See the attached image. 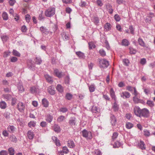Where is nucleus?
Returning <instances> with one entry per match:
<instances>
[{
    "label": "nucleus",
    "mask_w": 155,
    "mask_h": 155,
    "mask_svg": "<svg viewBox=\"0 0 155 155\" xmlns=\"http://www.w3.org/2000/svg\"><path fill=\"white\" fill-rule=\"evenodd\" d=\"M55 8L54 7H51L45 11V14L46 17L50 18L55 14Z\"/></svg>",
    "instance_id": "nucleus-1"
},
{
    "label": "nucleus",
    "mask_w": 155,
    "mask_h": 155,
    "mask_svg": "<svg viewBox=\"0 0 155 155\" xmlns=\"http://www.w3.org/2000/svg\"><path fill=\"white\" fill-rule=\"evenodd\" d=\"M99 63V66L101 68H107L109 65V61L105 59H100Z\"/></svg>",
    "instance_id": "nucleus-2"
},
{
    "label": "nucleus",
    "mask_w": 155,
    "mask_h": 155,
    "mask_svg": "<svg viewBox=\"0 0 155 155\" xmlns=\"http://www.w3.org/2000/svg\"><path fill=\"white\" fill-rule=\"evenodd\" d=\"M82 132L83 136L87 139H90L92 138V133L91 132L84 129L82 131Z\"/></svg>",
    "instance_id": "nucleus-3"
},
{
    "label": "nucleus",
    "mask_w": 155,
    "mask_h": 155,
    "mask_svg": "<svg viewBox=\"0 0 155 155\" xmlns=\"http://www.w3.org/2000/svg\"><path fill=\"white\" fill-rule=\"evenodd\" d=\"M30 91L31 93L35 94L39 93L40 91L39 89L35 86L31 87Z\"/></svg>",
    "instance_id": "nucleus-4"
},
{
    "label": "nucleus",
    "mask_w": 155,
    "mask_h": 155,
    "mask_svg": "<svg viewBox=\"0 0 155 155\" xmlns=\"http://www.w3.org/2000/svg\"><path fill=\"white\" fill-rule=\"evenodd\" d=\"M120 94L121 97L124 99L128 98L130 96V93L126 91L120 93Z\"/></svg>",
    "instance_id": "nucleus-5"
},
{
    "label": "nucleus",
    "mask_w": 155,
    "mask_h": 155,
    "mask_svg": "<svg viewBox=\"0 0 155 155\" xmlns=\"http://www.w3.org/2000/svg\"><path fill=\"white\" fill-rule=\"evenodd\" d=\"M149 115V111L146 108H144L141 110V116H142L144 117H147Z\"/></svg>",
    "instance_id": "nucleus-6"
},
{
    "label": "nucleus",
    "mask_w": 155,
    "mask_h": 155,
    "mask_svg": "<svg viewBox=\"0 0 155 155\" xmlns=\"http://www.w3.org/2000/svg\"><path fill=\"white\" fill-rule=\"evenodd\" d=\"M40 30L41 33L43 34L48 35L49 32H51V33H52L51 32H50L46 27L43 26L40 28Z\"/></svg>",
    "instance_id": "nucleus-7"
},
{
    "label": "nucleus",
    "mask_w": 155,
    "mask_h": 155,
    "mask_svg": "<svg viewBox=\"0 0 155 155\" xmlns=\"http://www.w3.org/2000/svg\"><path fill=\"white\" fill-rule=\"evenodd\" d=\"M141 110L139 107H135L134 108V112L135 114L138 117L141 116Z\"/></svg>",
    "instance_id": "nucleus-8"
},
{
    "label": "nucleus",
    "mask_w": 155,
    "mask_h": 155,
    "mask_svg": "<svg viewBox=\"0 0 155 155\" xmlns=\"http://www.w3.org/2000/svg\"><path fill=\"white\" fill-rule=\"evenodd\" d=\"M110 94L111 98L114 101H117V97L115 95V93L113 88H111L110 91Z\"/></svg>",
    "instance_id": "nucleus-9"
},
{
    "label": "nucleus",
    "mask_w": 155,
    "mask_h": 155,
    "mask_svg": "<svg viewBox=\"0 0 155 155\" xmlns=\"http://www.w3.org/2000/svg\"><path fill=\"white\" fill-rule=\"evenodd\" d=\"M48 92L51 95H54L55 94V91L52 85L49 86L48 89Z\"/></svg>",
    "instance_id": "nucleus-10"
},
{
    "label": "nucleus",
    "mask_w": 155,
    "mask_h": 155,
    "mask_svg": "<svg viewBox=\"0 0 155 155\" xmlns=\"http://www.w3.org/2000/svg\"><path fill=\"white\" fill-rule=\"evenodd\" d=\"M8 131L10 133H14L16 130V127L13 125H9L7 128Z\"/></svg>",
    "instance_id": "nucleus-11"
},
{
    "label": "nucleus",
    "mask_w": 155,
    "mask_h": 155,
    "mask_svg": "<svg viewBox=\"0 0 155 155\" xmlns=\"http://www.w3.org/2000/svg\"><path fill=\"white\" fill-rule=\"evenodd\" d=\"M44 76L48 82L51 84L53 83V80L51 77L50 76L47 74H45Z\"/></svg>",
    "instance_id": "nucleus-12"
},
{
    "label": "nucleus",
    "mask_w": 155,
    "mask_h": 155,
    "mask_svg": "<svg viewBox=\"0 0 155 155\" xmlns=\"http://www.w3.org/2000/svg\"><path fill=\"white\" fill-rule=\"evenodd\" d=\"M111 123L113 126H114L117 123L116 119L114 115L111 114L110 116Z\"/></svg>",
    "instance_id": "nucleus-13"
},
{
    "label": "nucleus",
    "mask_w": 155,
    "mask_h": 155,
    "mask_svg": "<svg viewBox=\"0 0 155 155\" xmlns=\"http://www.w3.org/2000/svg\"><path fill=\"white\" fill-rule=\"evenodd\" d=\"M89 109L90 110H91L93 113H96L99 112L100 111L99 107H90Z\"/></svg>",
    "instance_id": "nucleus-14"
},
{
    "label": "nucleus",
    "mask_w": 155,
    "mask_h": 155,
    "mask_svg": "<svg viewBox=\"0 0 155 155\" xmlns=\"http://www.w3.org/2000/svg\"><path fill=\"white\" fill-rule=\"evenodd\" d=\"M76 118L75 117H71L69 120V124L71 126L74 125L76 123Z\"/></svg>",
    "instance_id": "nucleus-15"
},
{
    "label": "nucleus",
    "mask_w": 155,
    "mask_h": 155,
    "mask_svg": "<svg viewBox=\"0 0 155 155\" xmlns=\"http://www.w3.org/2000/svg\"><path fill=\"white\" fill-rule=\"evenodd\" d=\"M28 138L30 140L32 139L34 136V133L31 130H29L27 133Z\"/></svg>",
    "instance_id": "nucleus-16"
},
{
    "label": "nucleus",
    "mask_w": 155,
    "mask_h": 155,
    "mask_svg": "<svg viewBox=\"0 0 155 155\" xmlns=\"http://www.w3.org/2000/svg\"><path fill=\"white\" fill-rule=\"evenodd\" d=\"M104 28L105 31H109L111 29V25L110 23H107L105 24Z\"/></svg>",
    "instance_id": "nucleus-17"
},
{
    "label": "nucleus",
    "mask_w": 155,
    "mask_h": 155,
    "mask_svg": "<svg viewBox=\"0 0 155 155\" xmlns=\"http://www.w3.org/2000/svg\"><path fill=\"white\" fill-rule=\"evenodd\" d=\"M92 21L96 25H97L99 22V18L97 16H94L92 19Z\"/></svg>",
    "instance_id": "nucleus-18"
},
{
    "label": "nucleus",
    "mask_w": 155,
    "mask_h": 155,
    "mask_svg": "<svg viewBox=\"0 0 155 155\" xmlns=\"http://www.w3.org/2000/svg\"><path fill=\"white\" fill-rule=\"evenodd\" d=\"M137 41L139 44L141 46L144 47H146L145 43L141 38H139L138 39Z\"/></svg>",
    "instance_id": "nucleus-19"
},
{
    "label": "nucleus",
    "mask_w": 155,
    "mask_h": 155,
    "mask_svg": "<svg viewBox=\"0 0 155 155\" xmlns=\"http://www.w3.org/2000/svg\"><path fill=\"white\" fill-rule=\"evenodd\" d=\"M76 54L80 58L84 59L85 57L84 54L80 51L76 52Z\"/></svg>",
    "instance_id": "nucleus-20"
},
{
    "label": "nucleus",
    "mask_w": 155,
    "mask_h": 155,
    "mask_svg": "<svg viewBox=\"0 0 155 155\" xmlns=\"http://www.w3.org/2000/svg\"><path fill=\"white\" fill-rule=\"evenodd\" d=\"M138 146L142 150H144L146 148L145 144L144 142L142 140H140L138 143Z\"/></svg>",
    "instance_id": "nucleus-21"
},
{
    "label": "nucleus",
    "mask_w": 155,
    "mask_h": 155,
    "mask_svg": "<svg viewBox=\"0 0 155 155\" xmlns=\"http://www.w3.org/2000/svg\"><path fill=\"white\" fill-rule=\"evenodd\" d=\"M56 88L57 91L60 93H62L64 91L63 87L61 84H58Z\"/></svg>",
    "instance_id": "nucleus-22"
},
{
    "label": "nucleus",
    "mask_w": 155,
    "mask_h": 155,
    "mask_svg": "<svg viewBox=\"0 0 155 155\" xmlns=\"http://www.w3.org/2000/svg\"><path fill=\"white\" fill-rule=\"evenodd\" d=\"M90 92H93L95 91L96 88L95 85L94 84L88 86Z\"/></svg>",
    "instance_id": "nucleus-23"
},
{
    "label": "nucleus",
    "mask_w": 155,
    "mask_h": 155,
    "mask_svg": "<svg viewBox=\"0 0 155 155\" xmlns=\"http://www.w3.org/2000/svg\"><path fill=\"white\" fill-rule=\"evenodd\" d=\"M3 19L4 21H7L8 19V15L5 12H3L2 14Z\"/></svg>",
    "instance_id": "nucleus-24"
},
{
    "label": "nucleus",
    "mask_w": 155,
    "mask_h": 155,
    "mask_svg": "<svg viewBox=\"0 0 155 155\" xmlns=\"http://www.w3.org/2000/svg\"><path fill=\"white\" fill-rule=\"evenodd\" d=\"M2 97L4 99L8 101L11 99L12 98V95L9 94H3Z\"/></svg>",
    "instance_id": "nucleus-25"
},
{
    "label": "nucleus",
    "mask_w": 155,
    "mask_h": 155,
    "mask_svg": "<svg viewBox=\"0 0 155 155\" xmlns=\"http://www.w3.org/2000/svg\"><path fill=\"white\" fill-rule=\"evenodd\" d=\"M54 73L56 76L59 78L62 77L63 75V73L62 72H60L58 69H55L54 70Z\"/></svg>",
    "instance_id": "nucleus-26"
},
{
    "label": "nucleus",
    "mask_w": 155,
    "mask_h": 155,
    "mask_svg": "<svg viewBox=\"0 0 155 155\" xmlns=\"http://www.w3.org/2000/svg\"><path fill=\"white\" fill-rule=\"evenodd\" d=\"M18 88L20 92L22 93L24 91V88L23 85L19 83L18 84Z\"/></svg>",
    "instance_id": "nucleus-27"
},
{
    "label": "nucleus",
    "mask_w": 155,
    "mask_h": 155,
    "mask_svg": "<svg viewBox=\"0 0 155 155\" xmlns=\"http://www.w3.org/2000/svg\"><path fill=\"white\" fill-rule=\"evenodd\" d=\"M68 146L70 148H73L74 146V144L73 141L72 140H69L68 141Z\"/></svg>",
    "instance_id": "nucleus-28"
},
{
    "label": "nucleus",
    "mask_w": 155,
    "mask_h": 155,
    "mask_svg": "<svg viewBox=\"0 0 155 155\" xmlns=\"http://www.w3.org/2000/svg\"><path fill=\"white\" fill-rule=\"evenodd\" d=\"M53 127L54 130L56 132L58 133L60 131V127L58 125L54 124Z\"/></svg>",
    "instance_id": "nucleus-29"
},
{
    "label": "nucleus",
    "mask_w": 155,
    "mask_h": 155,
    "mask_svg": "<svg viewBox=\"0 0 155 155\" xmlns=\"http://www.w3.org/2000/svg\"><path fill=\"white\" fill-rule=\"evenodd\" d=\"M129 42L126 39H123L122 42V45L124 46H128L129 45Z\"/></svg>",
    "instance_id": "nucleus-30"
},
{
    "label": "nucleus",
    "mask_w": 155,
    "mask_h": 155,
    "mask_svg": "<svg viewBox=\"0 0 155 155\" xmlns=\"http://www.w3.org/2000/svg\"><path fill=\"white\" fill-rule=\"evenodd\" d=\"M42 104L44 107H48L49 103L47 99L43 98L42 99Z\"/></svg>",
    "instance_id": "nucleus-31"
},
{
    "label": "nucleus",
    "mask_w": 155,
    "mask_h": 155,
    "mask_svg": "<svg viewBox=\"0 0 155 155\" xmlns=\"http://www.w3.org/2000/svg\"><path fill=\"white\" fill-rule=\"evenodd\" d=\"M53 118V117L52 116L50 115H48L46 117V120L49 123L51 122Z\"/></svg>",
    "instance_id": "nucleus-32"
},
{
    "label": "nucleus",
    "mask_w": 155,
    "mask_h": 155,
    "mask_svg": "<svg viewBox=\"0 0 155 155\" xmlns=\"http://www.w3.org/2000/svg\"><path fill=\"white\" fill-rule=\"evenodd\" d=\"M9 138L11 141L14 142H16L17 140L15 136L13 134L10 136Z\"/></svg>",
    "instance_id": "nucleus-33"
},
{
    "label": "nucleus",
    "mask_w": 155,
    "mask_h": 155,
    "mask_svg": "<svg viewBox=\"0 0 155 155\" xmlns=\"http://www.w3.org/2000/svg\"><path fill=\"white\" fill-rule=\"evenodd\" d=\"M107 8L108 10V12L110 14H112L113 12V10L112 8V6L108 4L107 5Z\"/></svg>",
    "instance_id": "nucleus-34"
},
{
    "label": "nucleus",
    "mask_w": 155,
    "mask_h": 155,
    "mask_svg": "<svg viewBox=\"0 0 155 155\" xmlns=\"http://www.w3.org/2000/svg\"><path fill=\"white\" fill-rule=\"evenodd\" d=\"M1 38L3 42L7 41L8 39V37L5 35H1Z\"/></svg>",
    "instance_id": "nucleus-35"
},
{
    "label": "nucleus",
    "mask_w": 155,
    "mask_h": 155,
    "mask_svg": "<svg viewBox=\"0 0 155 155\" xmlns=\"http://www.w3.org/2000/svg\"><path fill=\"white\" fill-rule=\"evenodd\" d=\"M61 36L64 40H68L69 39L68 36L64 32H63L61 34Z\"/></svg>",
    "instance_id": "nucleus-36"
},
{
    "label": "nucleus",
    "mask_w": 155,
    "mask_h": 155,
    "mask_svg": "<svg viewBox=\"0 0 155 155\" xmlns=\"http://www.w3.org/2000/svg\"><path fill=\"white\" fill-rule=\"evenodd\" d=\"M134 125L130 122H127L126 124V127L128 129H130L133 127Z\"/></svg>",
    "instance_id": "nucleus-37"
},
{
    "label": "nucleus",
    "mask_w": 155,
    "mask_h": 155,
    "mask_svg": "<svg viewBox=\"0 0 155 155\" xmlns=\"http://www.w3.org/2000/svg\"><path fill=\"white\" fill-rule=\"evenodd\" d=\"M130 50V53L131 54H135L137 52V51L136 49H134L133 47H130L129 48Z\"/></svg>",
    "instance_id": "nucleus-38"
},
{
    "label": "nucleus",
    "mask_w": 155,
    "mask_h": 155,
    "mask_svg": "<svg viewBox=\"0 0 155 155\" xmlns=\"http://www.w3.org/2000/svg\"><path fill=\"white\" fill-rule=\"evenodd\" d=\"M12 53L13 55L18 57H20L21 55L20 53L15 50H13Z\"/></svg>",
    "instance_id": "nucleus-39"
},
{
    "label": "nucleus",
    "mask_w": 155,
    "mask_h": 155,
    "mask_svg": "<svg viewBox=\"0 0 155 155\" xmlns=\"http://www.w3.org/2000/svg\"><path fill=\"white\" fill-rule=\"evenodd\" d=\"M35 61L36 63L38 64H40L42 62V60L40 57H36Z\"/></svg>",
    "instance_id": "nucleus-40"
},
{
    "label": "nucleus",
    "mask_w": 155,
    "mask_h": 155,
    "mask_svg": "<svg viewBox=\"0 0 155 155\" xmlns=\"http://www.w3.org/2000/svg\"><path fill=\"white\" fill-rule=\"evenodd\" d=\"M40 13L39 14L38 16V19L40 20L41 21L44 19L45 17L43 15V12L42 11L40 12Z\"/></svg>",
    "instance_id": "nucleus-41"
},
{
    "label": "nucleus",
    "mask_w": 155,
    "mask_h": 155,
    "mask_svg": "<svg viewBox=\"0 0 155 155\" xmlns=\"http://www.w3.org/2000/svg\"><path fill=\"white\" fill-rule=\"evenodd\" d=\"M8 151L10 155H14L15 150L12 147L9 148L8 149Z\"/></svg>",
    "instance_id": "nucleus-42"
},
{
    "label": "nucleus",
    "mask_w": 155,
    "mask_h": 155,
    "mask_svg": "<svg viewBox=\"0 0 155 155\" xmlns=\"http://www.w3.org/2000/svg\"><path fill=\"white\" fill-rule=\"evenodd\" d=\"M100 54L102 56L104 57L106 55V52L103 49H101L99 51Z\"/></svg>",
    "instance_id": "nucleus-43"
},
{
    "label": "nucleus",
    "mask_w": 155,
    "mask_h": 155,
    "mask_svg": "<svg viewBox=\"0 0 155 155\" xmlns=\"http://www.w3.org/2000/svg\"><path fill=\"white\" fill-rule=\"evenodd\" d=\"M65 119V117L63 116H60L58 117L57 119V121L59 122H61L63 121Z\"/></svg>",
    "instance_id": "nucleus-44"
},
{
    "label": "nucleus",
    "mask_w": 155,
    "mask_h": 155,
    "mask_svg": "<svg viewBox=\"0 0 155 155\" xmlns=\"http://www.w3.org/2000/svg\"><path fill=\"white\" fill-rule=\"evenodd\" d=\"M87 3L84 1H81L79 3V5L82 7H85L87 5Z\"/></svg>",
    "instance_id": "nucleus-45"
},
{
    "label": "nucleus",
    "mask_w": 155,
    "mask_h": 155,
    "mask_svg": "<svg viewBox=\"0 0 155 155\" xmlns=\"http://www.w3.org/2000/svg\"><path fill=\"white\" fill-rule=\"evenodd\" d=\"M62 151L65 154H67L69 152V150L68 149V148L66 146L63 147H62Z\"/></svg>",
    "instance_id": "nucleus-46"
},
{
    "label": "nucleus",
    "mask_w": 155,
    "mask_h": 155,
    "mask_svg": "<svg viewBox=\"0 0 155 155\" xmlns=\"http://www.w3.org/2000/svg\"><path fill=\"white\" fill-rule=\"evenodd\" d=\"M124 64L126 66H128L129 63V61L127 59H125L123 61Z\"/></svg>",
    "instance_id": "nucleus-47"
},
{
    "label": "nucleus",
    "mask_w": 155,
    "mask_h": 155,
    "mask_svg": "<svg viewBox=\"0 0 155 155\" xmlns=\"http://www.w3.org/2000/svg\"><path fill=\"white\" fill-rule=\"evenodd\" d=\"M121 145V143L119 141H117L114 143L113 145V147L117 148L119 147Z\"/></svg>",
    "instance_id": "nucleus-48"
},
{
    "label": "nucleus",
    "mask_w": 155,
    "mask_h": 155,
    "mask_svg": "<svg viewBox=\"0 0 155 155\" xmlns=\"http://www.w3.org/2000/svg\"><path fill=\"white\" fill-rule=\"evenodd\" d=\"M72 95L70 93H68L66 95V98L68 100H71L72 97Z\"/></svg>",
    "instance_id": "nucleus-49"
},
{
    "label": "nucleus",
    "mask_w": 155,
    "mask_h": 155,
    "mask_svg": "<svg viewBox=\"0 0 155 155\" xmlns=\"http://www.w3.org/2000/svg\"><path fill=\"white\" fill-rule=\"evenodd\" d=\"M147 104L148 106L150 107H152L154 105V104L153 102L151 101L148 100L147 101Z\"/></svg>",
    "instance_id": "nucleus-50"
},
{
    "label": "nucleus",
    "mask_w": 155,
    "mask_h": 155,
    "mask_svg": "<svg viewBox=\"0 0 155 155\" xmlns=\"http://www.w3.org/2000/svg\"><path fill=\"white\" fill-rule=\"evenodd\" d=\"M35 125L36 123L34 121H30L28 123V126L30 127H35Z\"/></svg>",
    "instance_id": "nucleus-51"
},
{
    "label": "nucleus",
    "mask_w": 155,
    "mask_h": 155,
    "mask_svg": "<svg viewBox=\"0 0 155 155\" xmlns=\"http://www.w3.org/2000/svg\"><path fill=\"white\" fill-rule=\"evenodd\" d=\"M144 134L145 136L148 137L150 135V131L147 130H144L143 131Z\"/></svg>",
    "instance_id": "nucleus-52"
},
{
    "label": "nucleus",
    "mask_w": 155,
    "mask_h": 155,
    "mask_svg": "<svg viewBox=\"0 0 155 155\" xmlns=\"http://www.w3.org/2000/svg\"><path fill=\"white\" fill-rule=\"evenodd\" d=\"M25 19L27 22L28 23L30 21L31 18L29 14H27L25 15Z\"/></svg>",
    "instance_id": "nucleus-53"
},
{
    "label": "nucleus",
    "mask_w": 155,
    "mask_h": 155,
    "mask_svg": "<svg viewBox=\"0 0 155 155\" xmlns=\"http://www.w3.org/2000/svg\"><path fill=\"white\" fill-rule=\"evenodd\" d=\"M146 62V60L145 58H143L140 59V63L142 65H145Z\"/></svg>",
    "instance_id": "nucleus-54"
},
{
    "label": "nucleus",
    "mask_w": 155,
    "mask_h": 155,
    "mask_svg": "<svg viewBox=\"0 0 155 155\" xmlns=\"http://www.w3.org/2000/svg\"><path fill=\"white\" fill-rule=\"evenodd\" d=\"M89 48L90 49L95 48V46L93 42H90L88 43Z\"/></svg>",
    "instance_id": "nucleus-55"
},
{
    "label": "nucleus",
    "mask_w": 155,
    "mask_h": 155,
    "mask_svg": "<svg viewBox=\"0 0 155 155\" xmlns=\"http://www.w3.org/2000/svg\"><path fill=\"white\" fill-rule=\"evenodd\" d=\"M134 92L133 93L134 95V97H138L139 95V93L137 92L136 90V88L135 87H134Z\"/></svg>",
    "instance_id": "nucleus-56"
},
{
    "label": "nucleus",
    "mask_w": 155,
    "mask_h": 155,
    "mask_svg": "<svg viewBox=\"0 0 155 155\" xmlns=\"http://www.w3.org/2000/svg\"><path fill=\"white\" fill-rule=\"evenodd\" d=\"M118 135V134L117 132H114L112 136V139L114 141L117 138Z\"/></svg>",
    "instance_id": "nucleus-57"
},
{
    "label": "nucleus",
    "mask_w": 155,
    "mask_h": 155,
    "mask_svg": "<svg viewBox=\"0 0 155 155\" xmlns=\"http://www.w3.org/2000/svg\"><path fill=\"white\" fill-rule=\"evenodd\" d=\"M115 20L117 21H119L120 20V18L119 16L117 14H116L114 16Z\"/></svg>",
    "instance_id": "nucleus-58"
},
{
    "label": "nucleus",
    "mask_w": 155,
    "mask_h": 155,
    "mask_svg": "<svg viewBox=\"0 0 155 155\" xmlns=\"http://www.w3.org/2000/svg\"><path fill=\"white\" fill-rule=\"evenodd\" d=\"M129 29L130 30V33L133 34H134V29L133 28V26L130 25L129 27Z\"/></svg>",
    "instance_id": "nucleus-59"
},
{
    "label": "nucleus",
    "mask_w": 155,
    "mask_h": 155,
    "mask_svg": "<svg viewBox=\"0 0 155 155\" xmlns=\"http://www.w3.org/2000/svg\"><path fill=\"white\" fill-rule=\"evenodd\" d=\"M138 97H134L133 98V101L135 103H139L140 99L138 98Z\"/></svg>",
    "instance_id": "nucleus-60"
},
{
    "label": "nucleus",
    "mask_w": 155,
    "mask_h": 155,
    "mask_svg": "<svg viewBox=\"0 0 155 155\" xmlns=\"http://www.w3.org/2000/svg\"><path fill=\"white\" fill-rule=\"evenodd\" d=\"M21 30L23 32H25L26 31L27 28L25 25L22 26L21 28Z\"/></svg>",
    "instance_id": "nucleus-61"
},
{
    "label": "nucleus",
    "mask_w": 155,
    "mask_h": 155,
    "mask_svg": "<svg viewBox=\"0 0 155 155\" xmlns=\"http://www.w3.org/2000/svg\"><path fill=\"white\" fill-rule=\"evenodd\" d=\"M133 89H134V87L130 86H128L126 87V90L131 92L133 91Z\"/></svg>",
    "instance_id": "nucleus-62"
},
{
    "label": "nucleus",
    "mask_w": 155,
    "mask_h": 155,
    "mask_svg": "<svg viewBox=\"0 0 155 155\" xmlns=\"http://www.w3.org/2000/svg\"><path fill=\"white\" fill-rule=\"evenodd\" d=\"M7 152L6 150H2L0 152V155H8Z\"/></svg>",
    "instance_id": "nucleus-63"
},
{
    "label": "nucleus",
    "mask_w": 155,
    "mask_h": 155,
    "mask_svg": "<svg viewBox=\"0 0 155 155\" xmlns=\"http://www.w3.org/2000/svg\"><path fill=\"white\" fill-rule=\"evenodd\" d=\"M18 60L17 58L15 57H12L11 58V61L12 62H16Z\"/></svg>",
    "instance_id": "nucleus-64"
}]
</instances>
